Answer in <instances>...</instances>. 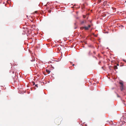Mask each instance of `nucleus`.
I'll use <instances>...</instances> for the list:
<instances>
[{
    "mask_svg": "<svg viewBox=\"0 0 126 126\" xmlns=\"http://www.w3.org/2000/svg\"><path fill=\"white\" fill-rule=\"evenodd\" d=\"M119 84L121 85L120 86V88L121 91L123 89V84L122 82H119Z\"/></svg>",
    "mask_w": 126,
    "mask_h": 126,
    "instance_id": "obj_1",
    "label": "nucleus"
},
{
    "mask_svg": "<svg viewBox=\"0 0 126 126\" xmlns=\"http://www.w3.org/2000/svg\"><path fill=\"white\" fill-rule=\"evenodd\" d=\"M90 27L91 25H89L87 27H84V29L86 30H88Z\"/></svg>",
    "mask_w": 126,
    "mask_h": 126,
    "instance_id": "obj_2",
    "label": "nucleus"
},
{
    "mask_svg": "<svg viewBox=\"0 0 126 126\" xmlns=\"http://www.w3.org/2000/svg\"><path fill=\"white\" fill-rule=\"evenodd\" d=\"M86 20H83L81 22V24H83L84 23H86Z\"/></svg>",
    "mask_w": 126,
    "mask_h": 126,
    "instance_id": "obj_3",
    "label": "nucleus"
},
{
    "mask_svg": "<svg viewBox=\"0 0 126 126\" xmlns=\"http://www.w3.org/2000/svg\"><path fill=\"white\" fill-rule=\"evenodd\" d=\"M46 71L48 74H49L50 72V71L48 69H46Z\"/></svg>",
    "mask_w": 126,
    "mask_h": 126,
    "instance_id": "obj_4",
    "label": "nucleus"
},
{
    "mask_svg": "<svg viewBox=\"0 0 126 126\" xmlns=\"http://www.w3.org/2000/svg\"><path fill=\"white\" fill-rule=\"evenodd\" d=\"M91 54L90 51H89L87 54V55L88 56H90Z\"/></svg>",
    "mask_w": 126,
    "mask_h": 126,
    "instance_id": "obj_5",
    "label": "nucleus"
},
{
    "mask_svg": "<svg viewBox=\"0 0 126 126\" xmlns=\"http://www.w3.org/2000/svg\"><path fill=\"white\" fill-rule=\"evenodd\" d=\"M31 27L32 28H35V25H32L31 26Z\"/></svg>",
    "mask_w": 126,
    "mask_h": 126,
    "instance_id": "obj_6",
    "label": "nucleus"
},
{
    "mask_svg": "<svg viewBox=\"0 0 126 126\" xmlns=\"http://www.w3.org/2000/svg\"><path fill=\"white\" fill-rule=\"evenodd\" d=\"M114 69H117L118 68H117V65H115L114 66Z\"/></svg>",
    "mask_w": 126,
    "mask_h": 126,
    "instance_id": "obj_7",
    "label": "nucleus"
},
{
    "mask_svg": "<svg viewBox=\"0 0 126 126\" xmlns=\"http://www.w3.org/2000/svg\"><path fill=\"white\" fill-rule=\"evenodd\" d=\"M80 29L82 30H83V29H84V27H80Z\"/></svg>",
    "mask_w": 126,
    "mask_h": 126,
    "instance_id": "obj_8",
    "label": "nucleus"
},
{
    "mask_svg": "<svg viewBox=\"0 0 126 126\" xmlns=\"http://www.w3.org/2000/svg\"><path fill=\"white\" fill-rule=\"evenodd\" d=\"M56 123L57 125H59L60 124V122H59V123H57V121L56 122Z\"/></svg>",
    "mask_w": 126,
    "mask_h": 126,
    "instance_id": "obj_9",
    "label": "nucleus"
},
{
    "mask_svg": "<svg viewBox=\"0 0 126 126\" xmlns=\"http://www.w3.org/2000/svg\"><path fill=\"white\" fill-rule=\"evenodd\" d=\"M107 1H104V2L103 4H104V5L106 4V3H107Z\"/></svg>",
    "mask_w": 126,
    "mask_h": 126,
    "instance_id": "obj_10",
    "label": "nucleus"
},
{
    "mask_svg": "<svg viewBox=\"0 0 126 126\" xmlns=\"http://www.w3.org/2000/svg\"><path fill=\"white\" fill-rule=\"evenodd\" d=\"M31 62H33L34 61V60L32 59V60H31Z\"/></svg>",
    "mask_w": 126,
    "mask_h": 126,
    "instance_id": "obj_11",
    "label": "nucleus"
},
{
    "mask_svg": "<svg viewBox=\"0 0 126 126\" xmlns=\"http://www.w3.org/2000/svg\"><path fill=\"white\" fill-rule=\"evenodd\" d=\"M35 87H38V84H36L35 85Z\"/></svg>",
    "mask_w": 126,
    "mask_h": 126,
    "instance_id": "obj_12",
    "label": "nucleus"
},
{
    "mask_svg": "<svg viewBox=\"0 0 126 126\" xmlns=\"http://www.w3.org/2000/svg\"><path fill=\"white\" fill-rule=\"evenodd\" d=\"M32 83L33 84V85H35V82H33Z\"/></svg>",
    "mask_w": 126,
    "mask_h": 126,
    "instance_id": "obj_13",
    "label": "nucleus"
},
{
    "mask_svg": "<svg viewBox=\"0 0 126 126\" xmlns=\"http://www.w3.org/2000/svg\"><path fill=\"white\" fill-rule=\"evenodd\" d=\"M83 17L84 18H85L86 17V16H85V15H84L83 16Z\"/></svg>",
    "mask_w": 126,
    "mask_h": 126,
    "instance_id": "obj_14",
    "label": "nucleus"
},
{
    "mask_svg": "<svg viewBox=\"0 0 126 126\" xmlns=\"http://www.w3.org/2000/svg\"><path fill=\"white\" fill-rule=\"evenodd\" d=\"M123 61H124V62H126V60H123Z\"/></svg>",
    "mask_w": 126,
    "mask_h": 126,
    "instance_id": "obj_15",
    "label": "nucleus"
},
{
    "mask_svg": "<svg viewBox=\"0 0 126 126\" xmlns=\"http://www.w3.org/2000/svg\"><path fill=\"white\" fill-rule=\"evenodd\" d=\"M51 12V10H49V12L50 13Z\"/></svg>",
    "mask_w": 126,
    "mask_h": 126,
    "instance_id": "obj_16",
    "label": "nucleus"
},
{
    "mask_svg": "<svg viewBox=\"0 0 126 126\" xmlns=\"http://www.w3.org/2000/svg\"><path fill=\"white\" fill-rule=\"evenodd\" d=\"M58 49L59 50H60V48H58Z\"/></svg>",
    "mask_w": 126,
    "mask_h": 126,
    "instance_id": "obj_17",
    "label": "nucleus"
},
{
    "mask_svg": "<svg viewBox=\"0 0 126 126\" xmlns=\"http://www.w3.org/2000/svg\"><path fill=\"white\" fill-rule=\"evenodd\" d=\"M117 66H119V64H117Z\"/></svg>",
    "mask_w": 126,
    "mask_h": 126,
    "instance_id": "obj_18",
    "label": "nucleus"
},
{
    "mask_svg": "<svg viewBox=\"0 0 126 126\" xmlns=\"http://www.w3.org/2000/svg\"><path fill=\"white\" fill-rule=\"evenodd\" d=\"M72 65L73 66H74V64H72Z\"/></svg>",
    "mask_w": 126,
    "mask_h": 126,
    "instance_id": "obj_19",
    "label": "nucleus"
},
{
    "mask_svg": "<svg viewBox=\"0 0 126 126\" xmlns=\"http://www.w3.org/2000/svg\"><path fill=\"white\" fill-rule=\"evenodd\" d=\"M94 53L95 54V52H94Z\"/></svg>",
    "mask_w": 126,
    "mask_h": 126,
    "instance_id": "obj_20",
    "label": "nucleus"
},
{
    "mask_svg": "<svg viewBox=\"0 0 126 126\" xmlns=\"http://www.w3.org/2000/svg\"><path fill=\"white\" fill-rule=\"evenodd\" d=\"M125 2L126 3V0L125 1Z\"/></svg>",
    "mask_w": 126,
    "mask_h": 126,
    "instance_id": "obj_21",
    "label": "nucleus"
}]
</instances>
